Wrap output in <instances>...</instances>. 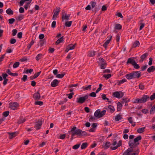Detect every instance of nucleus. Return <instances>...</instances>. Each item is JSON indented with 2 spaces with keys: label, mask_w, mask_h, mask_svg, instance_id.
Masks as SVG:
<instances>
[{
  "label": "nucleus",
  "mask_w": 155,
  "mask_h": 155,
  "mask_svg": "<svg viewBox=\"0 0 155 155\" xmlns=\"http://www.w3.org/2000/svg\"><path fill=\"white\" fill-rule=\"evenodd\" d=\"M129 145L130 147H133L134 149V148L138 146L136 143L134 142V141L132 140H130L129 142Z\"/></svg>",
  "instance_id": "f8f14e48"
},
{
  "label": "nucleus",
  "mask_w": 155,
  "mask_h": 155,
  "mask_svg": "<svg viewBox=\"0 0 155 155\" xmlns=\"http://www.w3.org/2000/svg\"><path fill=\"white\" fill-rule=\"evenodd\" d=\"M154 71H155V67L153 66L150 67L147 70V71L149 73L153 72Z\"/></svg>",
  "instance_id": "a878e982"
},
{
  "label": "nucleus",
  "mask_w": 155,
  "mask_h": 155,
  "mask_svg": "<svg viewBox=\"0 0 155 155\" xmlns=\"http://www.w3.org/2000/svg\"><path fill=\"white\" fill-rule=\"evenodd\" d=\"M9 112L8 111H6L3 113V115L4 117H6L9 115Z\"/></svg>",
  "instance_id": "3c124183"
},
{
  "label": "nucleus",
  "mask_w": 155,
  "mask_h": 155,
  "mask_svg": "<svg viewBox=\"0 0 155 155\" xmlns=\"http://www.w3.org/2000/svg\"><path fill=\"white\" fill-rule=\"evenodd\" d=\"M122 105L120 102H118L117 104V111H120L121 110Z\"/></svg>",
  "instance_id": "4be33fe9"
},
{
  "label": "nucleus",
  "mask_w": 155,
  "mask_h": 155,
  "mask_svg": "<svg viewBox=\"0 0 155 155\" xmlns=\"http://www.w3.org/2000/svg\"><path fill=\"white\" fill-rule=\"evenodd\" d=\"M19 64L20 63L19 62H16L13 65V67L14 68H16L19 66Z\"/></svg>",
  "instance_id": "a18cd8bd"
},
{
  "label": "nucleus",
  "mask_w": 155,
  "mask_h": 155,
  "mask_svg": "<svg viewBox=\"0 0 155 155\" xmlns=\"http://www.w3.org/2000/svg\"><path fill=\"white\" fill-rule=\"evenodd\" d=\"M140 99L141 103H144L149 100V96L147 95H143L142 97Z\"/></svg>",
  "instance_id": "1a4fd4ad"
},
{
  "label": "nucleus",
  "mask_w": 155,
  "mask_h": 155,
  "mask_svg": "<svg viewBox=\"0 0 155 155\" xmlns=\"http://www.w3.org/2000/svg\"><path fill=\"white\" fill-rule=\"evenodd\" d=\"M41 71H40V72H37V73H35L34 74V77H35V78H37L39 76V75L41 73Z\"/></svg>",
  "instance_id": "e2e57ef3"
},
{
  "label": "nucleus",
  "mask_w": 155,
  "mask_h": 155,
  "mask_svg": "<svg viewBox=\"0 0 155 155\" xmlns=\"http://www.w3.org/2000/svg\"><path fill=\"white\" fill-rule=\"evenodd\" d=\"M74 94L73 92L71 93L70 94H67V95H68V97L70 99H71L72 97V96Z\"/></svg>",
  "instance_id": "0e129e2a"
},
{
  "label": "nucleus",
  "mask_w": 155,
  "mask_h": 155,
  "mask_svg": "<svg viewBox=\"0 0 155 155\" xmlns=\"http://www.w3.org/2000/svg\"><path fill=\"white\" fill-rule=\"evenodd\" d=\"M63 41V37L60 38H59L58 40H57L56 42V45H58L60 43L62 42Z\"/></svg>",
  "instance_id": "e433bc0d"
},
{
  "label": "nucleus",
  "mask_w": 155,
  "mask_h": 155,
  "mask_svg": "<svg viewBox=\"0 0 155 155\" xmlns=\"http://www.w3.org/2000/svg\"><path fill=\"white\" fill-rule=\"evenodd\" d=\"M122 145V141L121 140H120L119 141L118 143H117V145L114 147H110V148L112 150H115L118 147L121 146Z\"/></svg>",
  "instance_id": "ddd939ff"
},
{
  "label": "nucleus",
  "mask_w": 155,
  "mask_h": 155,
  "mask_svg": "<svg viewBox=\"0 0 155 155\" xmlns=\"http://www.w3.org/2000/svg\"><path fill=\"white\" fill-rule=\"evenodd\" d=\"M122 28L121 25L119 24H116L115 26V29H120Z\"/></svg>",
  "instance_id": "f704fd0d"
},
{
  "label": "nucleus",
  "mask_w": 155,
  "mask_h": 155,
  "mask_svg": "<svg viewBox=\"0 0 155 155\" xmlns=\"http://www.w3.org/2000/svg\"><path fill=\"white\" fill-rule=\"evenodd\" d=\"M34 43V41L33 40H32L27 47V48L28 50H29L31 46Z\"/></svg>",
  "instance_id": "ea45409f"
},
{
  "label": "nucleus",
  "mask_w": 155,
  "mask_h": 155,
  "mask_svg": "<svg viewBox=\"0 0 155 155\" xmlns=\"http://www.w3.org/2000/svg\"><path fill=\"white\" fill-rule=\"evenodd\" d=\"M58 81L57 79H55L51 82V86L52 87H56L58 85Z\"/></svg>",
  "instance_id": "dca6fc26"
},
{
  "label": "nucleus",
  "mask_w": 155,
  "mask_h": 155,
  "mask_svg": "<svg viewBox=\"0 0 155 155\" xmlns=\"http://www.w3.org/2000/svg\"><path fill=\"white\" fill-rule=\"evenodd\" d=\"M135 62V61L133 58H130L128 59L127 63V64L130 63L133 65Z\"/></svg>",
  "instance_id": "a211bd4d"
},
{
  "label": "nucleus",
  "mask_w": 155,
  "mask_h": 155,
  "mask_svg": "<svg viewBox=\"0 0 155 155\" xmlns=\"http://www.w3.org/2000/svg\"><path fill=\"white\" fill-rule=\"evenodd\" d=\"M140 44V43L138 41H136L135 42H134L133 44L132 47L135 48L137 46H139Z\"/></svg>",
  "instance_id": "7c9ffc66"
},
{
  "label": "nucleus",
  "mask_w": 155,
  "mask_h": 155,
  "mask_svg": "<svg viewBox=\"0 0 155 155\" xmlns=\"http://www.w3.org/2000/svg\"><path fill=\"white\" fill-rule=\"evenodd\" d=\"M133 103L136 104H142L140 98H137L134 99Z\"/></svg>",
  "instance_id": "b1692460"
},
{
  "label": "nucleus",
  "mask_w": 155,
  "mask_h": 155,
  "mask_svg": "<svg viewBox=\"0 0 155 155\" xmlns=\"http://www.w3.org/2000/svg\"><path fill=\"white\" fill-rule=\"evenodd\" d=\"M76 44H75L74 45L69 44L67 46L69 50H73L75 48V46L76 45Z\"/></svg>",
  "instance_id": "c85d7f7f"
},
{
  "label": "nucleus",
  "mask_w": 155,
  "mask_h": 155,
  "mask_svg": "<svg viewBox=\"0 0 155 155\" xmlns=\"http://www.w3.org/2000/svg\"><path fill=\"white\" fill-rule=\"evenodd\" d=\"M34 98L35 100H39L40 99L41 96L38 92L35 93L33 95Z\"/></svg>",
  "instance_id": "f3484780"
},
{
  "label": "nucleus",
  "mask_w": 155,
  "mask_h": 155,
  "mask_svg": "<svg viewBox=\"0 0 155 155\" xmlns=\"http://www.w3.org/2000/svg\"><path fill=\"white\" fill-rule=\"evenodd\" d=\"M72 23V21H67L65 22V26L66 27H70L71 26Z\"/></svg>",
  "instance_id": "58836bf2"
},
{
  "label": "nucleus",
  "mask_w": 155,
  "mask_h": 155,
  "mask_svg": "<svg viewBox=\"0 0 155 155\" xmlns=\"http://www.w3.org/2000/svg\"><path fill=\"white\" fill-rule=\"evenodd\" d=\"M35 105H38L40 106L42 105L43 104V102L42 101H35Z\"/></svg>",
  "instance_id": "5fc2aeb1"
},
{
  "label": "nucleus",
  "mask_w": 155,
  "mask_h": 155,
  "mask_svg": "<svg viewBox=\"0 0 155 155\" xmlns=\"http://www.w3.org/2000/svg\"><path fill=\"white\" fill-rule=\"evenodd\" d=\"M131 73L133 79L138 78L141 76V73L140 71H133Z\"/></svg>",
  "instance_id": "0eeeda50"
},
{
  "label": "nucleus",
  "mask_w": 155,
  "mask_h": 155,
  "mask_svg": "<svg viewBox=\"0 0 155 155\" xmlns=\"http://www.w3.org/2000/svg\"><path fill=\"white\" fill-rule=\"evenodd\" d=\"M22 32H19L17 34V37L19 38H22Z\"/></svg>",
  "instance_id": "338daca9"
},
{
  "label": "nucleus",
  "mask_w": 155,
  "mask_h": 155,
  "mask_svg": "<svg viewBox=\"0 0 155 155\" xmlns=\"http://www.w3.org/2000/svg\"><path fill=\"white\" fill-rule=\"evenodd\" d=\"M111 145L110 143L109 142H107L105 143H104L102 145L103 148L107 149L109 148Z\"/></svg>",
  "instance_id": "4468645a"
},
{
  "label": "nucleus",
  "mask_w": 155,
  "mask_h": 155,
  "mask_svg": "<svg viewBox=\"0 0 155 155\" xmlns=\"http://www.w3.org/2000/svg\"><path fill=\"white\" fill-rule=\"evenodd\" d=\"M18 32V31L16 29H14L12 31V35L13 36H14L16 35Z\"/></svg>",
  "instance_id": "4d7b16f0"
},
{
  "label": "nucleus",
  "mask_w": 155,
  "mask_h": 155,
  "mask_svg": "<svg viewBox=\"0 0 155 155\" xmlns=\"http://www.w3.org/2000/svg\"><path fill=\"white\" fill-rule=\"evenodd\" d=\"M96 93L94 92H92L90 93V96L91 97H95L96 96Z\"/></svg>",
  "instance_id": "69168bd1"
},
{
  "label": "nucleus",
  "mask_w": 155,
  "mask_h": 155,
  "mask_svg": "<svg viewBox=\"0 0 155 155\" xmlns=\"http://www.w3.org/2000/svg\"><path fill=\"white\" fill-rule=\"evenodd\" d=\"M155 112V104L152 106L150 110V113L151 114H153Z\"/></svg>",
  "instance_id": "cd10ccee"
},
{
  "label": "nucleus",
  "mask_w": 155,
  "mask_h": 155,
  "mask_svg": "<svg viewBox=\"0 0 155 155\" xmlns=\"http://www.w3.org/2000/svg\"><path fill=\"white\" fill-rule=\"evenodd\" d=\"M95 51H89L88 53V56L89 57L94 56L95 54Z\"/></svg>",
  "instance_id": "c756f323"
},
{
  "label": "nucleus",
  "mask_w": 155,
  "mask_h": 155,
  "mask_svg": "<svg viewBox=\"0 0 155 155\" xmlns=\"http://www.w3.org/2000/svg\"><path fill=\"white\" fill-rule=\"evenodd\" d=\"M111 76V75L110 74H104L103 75V77L106 78L107 79L110 78Z\"/></svg>",
  "instance_id": "49530a36"
},
{
  "label": "nucleus",
  "mask_w": 155,
  "mask_h": 155,
  "mask_svg": "<svg viewBox=\"0 0 155 155\" xmlns=\"http://www.w3.org/2000/svg\"><path fill=\"white\" fill-rule=\"evenodd\" d=\"M81 145L80 143L77 144L76 145H74V146L72 147V148L74 150H76L78 149L79 147H80Z\"/></svg>",
  "instance_id": "4c0bfd02"
},
{
  "label": "nucleus",
  "mask_w": 155,
  "mask_h": 155,
  "mask_svg": "<svg viewBox=\"0 0 155 155\" xmlns=\"http://www.w3.org/2000/svg\"><path fill=\"white\" fill-rule=\"evenodd\" d=\"M114 96L117 98H121L123 96V94L122 92L116 91L113 93Z\"/></svg>",
  "instance_id": "9d476101"
},
{
  "label": "nucleus",
  "mask_w": 155,
  "mask_h": 155,
  "mask_svg": "<svg viewBox=\"0 0 155 155\" xmlns=\"http://www.w3.org/2000/svg\"><path fill=\"white\" fill-rule=\"evenodd\" d=\"M129 122L131 124L133 123V120L132 118L131 117H130L128 118L127 119Z\"/></svg>",
  "instance_id": "680f3d73"
},
{
  "label": "nucleus",
  "mask_w": 155,
  "mask_h": 155,
  "mask_svg": "<svg viewBox=\"0 0 155 155\" xmlns=\"http://www.w3.org/2000/svg\"><path fill=\"white\" fill-rule=\"evenodd\" d=\"M42 56V54H39L37 55L36 57V59L37 61H38L40 59Z\"/></svg>",
  "instance_id": "09e8293b"
},
{
  "label": "nucleus",
  "mask_w": 155,
  "mask_h": 155,
  "mask_svg": "<svg viewBox=\"0 0 155 155\" xmlns=\"http://www.w3.org/2000/svg\"><path fill=\"white\" fill-rule=\"evenodd\" d=\"M27 78V76L26 75H24L23 76V78L21 79V80L24 81L25 82L26 81Z\"/></svg>",
  "instance_id": "774afa93"
},
{
  "label": "nucleus",
  "mask_w": 155,
  "mask_h": 155,
  "mask_svg": "<svg viewBox=\"0 0 155 155\" xmlns=\"http://www.w3.org/2000/svg\"><path fill=\"white\" fill-rule=\"evenodd\" d=\"M16 41V39L13 38H11L10 41V42L11 44H14L15 43Z\"/></svg>",
  "instance_id": "6e6d98bb"
},
{
  "label": "nucleus",
  "mask_w": 155,
  "mask_h": 155,
  "mask_svg": "<svg viewBox=\"0 0 155 155\" xmlns=\"http://www.w3.org/2000/svg\"><path fill=\"white\" fill-rule=\"evenodd\" d=\"M133 65L134 67V68L136 69H139L140 68L139 65L138 64H137L136 62Z\"/></svg>",
  "instance_id": "603ef678"
},
{
  "label": "nucleus",
  "mask_w": 155,
  "mask_h": 155,
  "mask_svg": "<svg viewBox=\"0 0 155 155\" xmlns=\"http://www.w3.org/2000/svg\"><path fill=\"white\" fill-rule=\"evenodd\" d=\"M125 77L128 80L133 79L132 75L131 73L126 74L125 75Z\"/></svg>",
  "instance_id": "bb28decb"
},
{
  "label": "nucleus",
  "mask_w": 155,
  "mask_h": 155,
  "mask_svg": "<svg viewBox=\"0 0 155 155\" xmlns=\"http://www.w3.org/2000/svg\"><path fill=\"white\" fill-rule=\"evenodd\" d=\"M149 98L151 101L154 100L155 99V93H153Z\"/></svg>",
  "instance_id": "052dcab7"
},
{
  "label": "nucleus",
  "mask_w": 155,
  "mask_h": 155,
  "mask_svg": "<svg viewBox=\"0 0 155 155\" xmlns=\"http://www.w3.org/2000/svg\"><path fill=\"white\" fill-rule=\"evenodd\" d=\"M70 14H66L65 15H63L62 16L61 18L62 21H64V20H69V18L70 17Z\"/></svg>",
  "instance_id": "2eb2a0df"
},
{
  "label": "nucleus",
  "mask_w": 155,
  "mask_h": 155,
  "mask_svg": "<svg viewBox=\"0 0 155 155\" xmlns=\"http://www.w3.org/2000/svg\"><path fill=\"white\" fill-rule=\"evenodd\" d=\"M106 111L104 110L101 111L100 109L97 110L94 113V116L97 118H99L102 117L105 114Z\"/></svg>",
  "instance_id": "7ed1b4c3"
},
{
  "label": "nucleus",
  "mask_w": 155,
  "mask_h": 155,
  "mask_svg": "<svg viewBox=\"0 0 155 155\" xmlns=\"http://www.w3.org/2000/svg\"><path fill=\"white\" fill-rule=\"evenodd\" d=\"M60 11V8L59 7H57L54 9V12L52 17V19L55 20L56 19L57 16Z\"/></svg>",
  "instance_id": "6e6552de"
},
{
  "label": "nucleus",
  "mask_w": 155,
  "mask_h": 155,
  "mask_svg": "<svg viewBox=\"0 0 155 155\" xmlns=\"http://www.w3.org/2000/svg\"><path fill=\"white\" fill-rule=\"evenodd\" d=\"M107 38H108V39L104 43L103 45L104 47L105 48H107V45L109 44L110 41L111 40L112 38V36L111 35H109L107 36Z\"/></svg>",
  "instance_id": "9b49d317"
},
{
  "label": "nucleus",
  "mask_w": 155,
  "mask_h": 155,
  "mask_svg": "<svg viewBox=\"0 0 155 155\" xmlns=\"http://www.w3.org/2000/svg\"><path fill=\"white\" fill-rule=\"evenodd\" d=\"M108 108L110 112L111 113H113L115 110L114 107L111 105L108 106Z\"/></svg>",
  "instance_id": "5701e85b"
},
{
  "label": "nucleus",
  "mask_w": 155,
  "mask_h": 155,
  "mask_svg": "<svg viewBox=\"0 0 155 155\" xmlns=\"http://www.w3.org/2000/svg\"><path fill=\"white\" fill-rule=\"evenodd\" d=\"M88 98V95H86L83 97L77 98L76 102L77 103L82 104L85 102V100Z\"/></svg>",
  "instance_id": "20e7f679"
},
{
  "label": "nucleus",
  "mask_w": 155,
  "mask_h": 155,
  "mask_svg": "<svg viewBox=\"0 0 155 155\" xmlns=\"http://www.w3.org/2000/svg\"><path fill=\"white\" fill-rule=\"evenodd\" d=\"M6 13L9 15H12L13 14V11L10 8H9L6 10Z\"/></svg>",
  "instance_id": "2f4dec72"
},
{
  "label": "nucleus",
  "mask_w": 155,
  "mask_h": 155,
  "mask_svg": "<svg viewBox=\"0 0 155 155\" xmlns=\"http://www.w3.org/2000/svg\"><path fill=\"white\" fill-rule=\"evenodd\" d=\"M43 121V120L41 119H39L36 121L35 127L36 128V129L37 130H38L40 129L41 126L42 124V122Z\"/></svg>",
  "instance_id": "423d86ee"
},
{
  "label": "nucleus",
  "mask_w": 155,
  "mask_h": 155,
  "mask_svg": "<svg viewBox=\"0 0 155 155\" xmlns=\"http://www.w3.org/2000/svg\"><path fill=\"white\" fill-rule=\"evenodd\" d=\"M140 89L143 90L144 89V86L142 84L140 83L139 86Z\"/></svg>",
  "instance_id": "13d9d810"
},
{
  "label": "nucleus",
  "mask_w": 155,
  "mask_h": 155,
  "mask_svg": "<svg viewBox=\"0 0 155 155\" xmlns=\"http://www.w3.org/2000/svg\"><path fill=\"white\" fill-rule=\"evenodd\" d=\"M8 134L9 135V138L10 139H12L13 137H15L18 134V133L16 132H14L11 133H8Z\"/></svg>",
  "instance_id": "6ab92c4d"
},
{
  "label": "nucleus",
  "mask_w": 155,
  "mask_h": 155,
  "mask_svg": "<svg viewBox=\"0 0 155 155\" xmlns=\"http://www.w3.org/2000/svg\"><path fill=\"white\" fill-rule=\"evenodd\" d=\"M101 97L102 99L104 100H107L108 101L109 100L108 98L106 97V95L104 94H102L101 95Z\"/></svg>",
  "instance_id": "bf43d9fd"
},
{
  "label": "nucleus",
  "mask_w": 155,
  "mask_h": 155,
  "mask_svg": "<svg viewBox=\"0 0 155 155\" xmlns=\"http://www.w3.org/2000/svg\"><path fill=\"white\" fill-rule=\"evenodd\" d=\"M139 150L138 149L135 150L133 147H130L124 152L123 155H138Z\"/></svg>",
  "instance_id": "f03ea898"
},
{
  "label": "nucleus",
  "mask_w": 155,
  "mask_h": 155,
  "mask_svg": "<svg viewBox=\"0 0 155 155\" xmlns=\"http://www.w3.org/2000/svg\"><path fill=\"white\" fill-rule=\"evenodd\" d=\"M122 118V115L119 114L115 117L114 119L116 121H117L121 120Z\"/></svg>",
  "instance_id": "412c9836"
},
{
  "label": "nucleus",
  "mask_w": 155,
  "mask_h": 155,
  "mask_svg": "<svg viewBox=\"0 0 155 155\" xmlns=\"http://www.w3.org/2000/svg\"><path fill=\"white\" fill-rule=\"evenodd\" d=\"M145 129V127H143L139 128L137 129V132L138 133L141 134L144 131Z\"/></svg>",
  "instance_id": "393cba45"
},
{
  "label": "nucleus",
  "mask_w": 155,
  "mask_h": 155,
  "mask_svg": "<svg viewBox=\"0 0 155 155\" xmlns=\"http://www.w3.org/2000/svg\"><path fill=\"white\" fill-rule=\"evenodd\" d=\"M25 120H26L25 118L22 117V118H20L19 119V120L18 121V124H20L24 122L25 121Z\"/></svg>",
  "instance_id": "c9c22d12"
},
{
  "label": "nucleus",
  "mask_w": 155,
  "mask_h": 155,
  "mask_svg": "<svg viewBox=\"0 0 155 155\" xmlns=\"http://www.w3.org/2000/svg\"><path fill=\"white\" fill-rule=\"evenodd\" d=\"M141 137L140 136H139L135 138L134 139V142L137 144V145L139 144L138 141L141 139Z\"/></svg>",
  "instance_id": "aec40b11"
},
{
  "label": "nucleus",
  "mask_w": 155,
  "mask_h": 155,
  "mask_svg": "<svg viewBox=\"0 0 155 155\" xmlns=\"http://www.w3.org/2000/svg\"><path fill=\"white\" fill-rule=\"evenodd\" d=\"M65 74V73H63L61 74H59L57 75L56 77L58 78H62Z\"/></svg>",
  "instance_id": "a19ab883"
},
{
  "label": "nucleus",
  "mask_w": 155,
  "mask_h": 155,
  "mask_svg": "<svg viewBox=\"0 0 155 155\" xmlns=\"http://www.w3.org/2000/svg\"><path fill=\"white\" fill-rule=\"evenodd\" d=\"M130 100L129 99L127 100V99H123L121 101L122 104H127L128 102L130 101Z\"/></svg>",
  "instance_id": "37998d69"
},
{
  "label": "nucleus",
  "mask_w": 155,
  "mask_h": 155,
  "mask_svg": "<svg viewBox=\"0 0 155 155\" xmlns=\"http://www.w3.org/2000/svg\"><path fill=\"white\" fill-rule=\"evenodd\" d=\"M91 85H89L86 87H83L82 88L84 90H88L89 89H90L91 88Z\"/></svg>",
  "instance_id": "864d4df0"
},
{
  "label": "nucleus",
  "mask_w": 155,
  "mask_h": 155,
  "mask_svg": "<svg viewBox=\"0 0 155 155\" xmlns=\"http://www.w3.org/2000/svg\"><path fill=\"white\" fill-rule=\"evenodd\" d=\"M87 143H83L81 146V149L82 150L86 148L87 147Z\"/></svg>",
  "instance_id": "72a5a7b5"
},
{
  "label": "nucleus",
  "mask_w": 155,
  "mask_h": 155,
  "mask_svg": "<svg viewBox=\"0 0 155 155\" xmlns=\"http://www.w3.org/2000/svg\"><path fill=\"white\" fill-rule=\"evenodd\" d=\"M15 19L14 18H10L8 19V22L10 24H12L15 21Z\"/></svg>",
  "instance_id": "de8ad7c7"
},
{
  "label": "nucleus",
  "mask_w": 155,
  "mask_h": 155,
  "mask_svg": "<svg viewBox=\"0 0 155 155\" xmlns=\"http://www.w3.org/2000/svg\"><path fill=\"white\" fill-rule=\"evenodd\" d=\"M148 54L147 53H145L141 56L140 58L142 59V62H143V60H144L147 57Z\"/></svg>",
  "instance_id": "473e14b6"
},
{
  "label": "nucleus",
  "mask_w": 155,
  "mask_h": 155,
  "mask_svg": "<svg viewBox=\"0 0 155 155\" xmlns=\"http://www.w3.org/2000/svg\"><path fill=\"white\" fill-rule=\"evenodd\" d=\"M31 0H30V1L26 3V4L24 6V8L26 10H27L29 6V5L31 3Z\"/></svg>",
  "instance_id": "8fccbe9b"
},
{
  "label": "nucleus",
  "mask_w": 155,
  "mask_h": 155,
  "mask_svg": "<svg viewBox=\"0 0 155 155\" xmlns=\"http://www.w3.org/2000/svg\"><path fill=\"white\" fill-rule=\"evenodd\" d=\"M68 133L71 134V138L72 139L73 137L75 135L79 136H85L87 134L85 131H82L81 130L79 129H77L76 127H74L72 128L70 131H68Z\"/></svg>",
  "instance_id": "f257e3e1"
},
{
  "label": "nucleus",
  "mask_w": 155,
  "mask_h": 155,
  "mask_svg": "<svg viewBox=\"0 0 155 155\" xmlns=\"http://www.w3.org/2000/svg\"><path fill=\"white\" fill-rule=\"evenodd\" d=\"M127 81V80L125 79H124L118 81V85H120L121 84H122L124 82H125Z\"/></svg>",
  "instance_id": "c03bdc74"
},
{
  "label": "nucleus",
  "mask_w": 155,
  "mask_h": 155,
  "mask_svg": "<svg viewBox=\"0 0 155 155\" xmlns=\"http://www.w3.org/2000/svg\"><path fill=\"white\" fill-rule=\"evenodd\" d=\"M9 106L11 109L15 110L18 109L19 106V104L17 102H11L9 103Z\"/></svg>",
  "instance_id": "39448f33"
},
{
  "label": "nucleus",
  "mask_w": 155,
  "mask_h": 155,
  "mask_svg": "<svg viewBox=\"0 0 155 155\" xmlns=\"http://www.w3.org/2000/svg\"><path fill=\"white\" fill-rule=\"evenodd\" d=\"M106 64L105 62L101 63V66L100 68L101 69H104L106 67Z\"/></svg>",
  "instance_id": "79ce46f5"
}]
</instances>
